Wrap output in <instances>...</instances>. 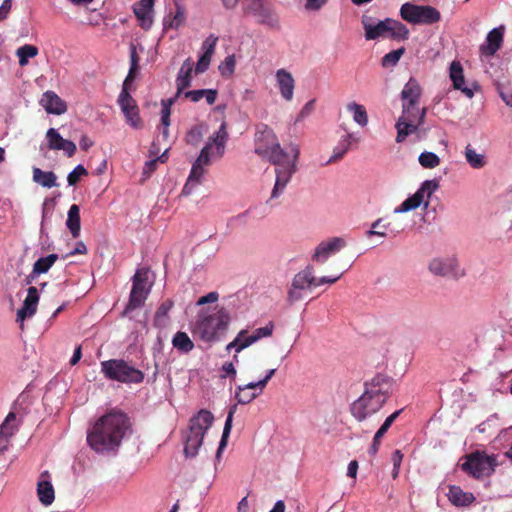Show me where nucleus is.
<instances>
[{
	"label": "nucleus",
	"instance_id": "nucleus-1",
	"mask_svg": "<svg viewBox=\"0 0 512 512\" xmlns=\"http://www.w3.org/2000/svg\"><path fill=\"white\" fill-rule=\"evenodd\" d=\"M394 379L377 374L364 383V392L353 401L349 411L358 422H364L377 414L393 393Z\"/></svg>",
	"mask_w": 512,
	"mask_h": 512
},
{
	"label": "nucleus",
	"instance_id": "nucleus-2",
	"mask_svg": "<svg viewBox=\"0 0 512 512\" xmlns=\"http://www.w3.org/2000/svg\"><path fill=\"white\" fill-rule=\"evenodd\" d=\"M422 88L415 78H410L401 91L402 113L395 124L396 142L402 143L424 124L427 109L420 108Z\"/></svg>",
	"mask_w": 512,
	"mask_h": 512
},
{
	"label": "nucleus",
	"instance_id": "nucleus-3",
	"mask_svg": "<svg viewBox=\"0 0 512 512\" xmlns=\"http://www.w3.org/2000/svg\"><path fill=\"white\" fill-rule=\"evenodd\" d=\"M128 428V419L121 412H110L99 418L87 434V442L96 452L118 447Z\"/></svg>",
	"mask_w": 512,
	"mask_h": 512
},
{
	"label": "nucleus",
	"instance_id": "nucleus-4",
	"mask_svg": "<svg viewBox=\"0 0 512 512\" xmlns=\"http://www.w3.org/2000/svg\"><path fill=\"white\" fill-rule=\"evenodd\" d=\"M139 56L136 47H130V69L123 82L122 90L118 96L117 103L124 114L126 123L134 129H142L144 124L140 117L139 107L136 100L130 95L132 83L135 79L136 73L139 69Z\"/></svg>",
	"mask_w": 512,
	"mask_h": 512
},
{
	"label": "nucleus",
	"instance_id": "nucleus-5",
	"mask_svg": "<svg viewBox=\"0 0 512 512\" xmlns=\"http://www.w3.org/2000/svg\"><path fill=\"white\" fill-rule=\"evenodd\" d=\"M229 322L230 315L223 307L217 308L213 313L201 311L197 316L192 332L204 342H213L218 340L220 334L227 330Z\"/></svg>",
	"mask_w": 512,
	"mask_h": 512
},
{
	"label": "nucleus",
	"instance_id": "nucleus-6",
	"mask_svg": "<svg viewBox=\"0 0 512 512\" xmlns=\"http://www.w3.org/2000/svg\"><path fill=\"white\" fill-rule=\"evenodd\" d=\"M228 140L227 124L222 122L218 131L209 139L206 145L202 148L200 155L192 165L190 175L188 177L189 183L199 184L204 174L203 166L208 165L210 162V151L215 145L216 156L221 158L225 152V145Z\"/></svg>",
	"mask_w": 512,
	"mask_h": 512
},
{
	"label": "nucleus",
	"instance_id": "nucleus-7",
	"mask_svg": "<svg viewBox=\"0 0 512 512\" xmlns=\"http://www.w3.org/2000/svg\"><path fill=\"white\" fill-rule=\"evenodd\" d=\"M213 420V414L205 409H201L190 419L189 430L185 436L184 446V453L187 457H194L197 455L206 432L213 424Z\"/></svg>",
	"mask_w": 512,
	"mask_h": 512
},
{
	"label": "nucleus",
	"instance_id": "nucleus-8",
	"mask_svg": "<svg viewBox=\"0 0 512 512\" xmlns=\"http://www.w3.org/2000/svg\"><path fill=\"white\" fill-rule=\"evenodd\" d=\"M101 371L109 380L122 383L139 384L144 380V373L129 365L122 359H110L101 363Z\"/></svg>",
	"mask_w": 512,
	"mask_h": 512
},
{
	"label": "nucleus",
	"instance_id": "nucleus-9",
	"mask_svg": "<svg viewBox=\"0 0 512 512\" xmlns=\"http://www.w3.org/2000/svg\"><path fill=\"white\" fill-rule=\"evenodd\" d=\"M498 462L495 455H488L484 451H474L465 456L461 469L476 479L492 475Z\"/></svg>",
	"mask_w": 512,
	"mask_h": 512
},
{
	"label": "nucleus",
	"instance_id": "nucleus-10",
	"mask_svg": "<svg viewBox=\"0 0 512 512\" xmlns=\"http://www.w3.org/2000/svg\"><path fill=\"white\" fill-rule=\"evenodd\" d=\"M400 15L403 20L414 25H431L441 20V14L435 7L429 5H415L408 2L401 6Z\"/></svg>",
	"mask_w": 512,
	"mask_h": 512
},
{
	"label": "nucleus",
	"instance_id": "nucleus-11",
	"mask_svg": "<svg viewBox=\"0 0 512 512\" xmlns=\"http://www.w3.org/2000/svg\"><path fill=\"white\" fill-rule=\"evenodd\" d=\"M148 271L145 269H138L132 277V289L129 296V301L123 311L126 316L132 311L144 306L146 299L150 293V286H147Z\"/></svg>",
	"mask_w": 512,
	"mask_h": 512
},
{
	"label": "nucleus",
	"instance_id": "nucleus-12",
	"mask_svg": "<svg viewBox=\"0 0 512 512\" xmlns=\"http://www.w3.org/2000/svg\"><path fill=\"white\" fill-rule=\"evenodd\" d=\"M312 286L316 287L314 267L307 265L303 270L294 275L287 292V301L290 304L300 301L303 298L304 292Z\"/></svg>",
	"mask_w": 512,
	"mask_h": 512
},
{
	"label": "nucleus",
	"instance_id": "nucleus-13",
	"mask_svg": "<svg viewBox=\"0 0 512 512\" xmlns=\"http://www.w3.org/2000/svg\"><path fill=\"white\" fill-rule=\"evenodd\" d=\"M439 188L437 180H426L420 188L410 197L402 202V204L395 208V213H404L410 210L417 209L421 204L425 207L429 205V198Z\"/></svg>",
	"mask_w": 512,
	"mask_h": 512
},
{
	"label": "nucleus",
	"instance_id": "nucleus-14",
	"mask_svg": "<svg viewBox=\"0 0 512 512\" xmlns=\"http://www.w3.org/2000/svg\"><path fill=\"white\" fill-rule=\"evenodd\" d=\"M290 152L293 153V162L290 165L275 168L276 181L271 192V199L278 198L283 193L292 176L297 171L296 162L300 154L298 146L291 145Z\"/></svg>",
	"mask_w": 512,
	"mask_h": 512
},
{
	"label": "nucleus",
	"instance_id": "nucleus-15",
	"mask_svg": "<svg viewBox=\"0 0 512 512\" xmlns=\"http://www.w3.org/2000/svg\"><path fill=\"white\" fill-rule=\"evenodd\" d=\"M242 9L245 15H252L261 24L274 21L272 7L266 0H243Z\"/></svg>",
	"mask_w": 512,
	"mask_h": 512
},
{
	"label": "nucleus",
	"instance_id": "nucleus-16",
	"mask_svg": "<svg viewBox=\"0 0 512 512\" xmlns=\"http://www.w3.org/2000/svg\"><path fill=\"white\" fill-rule=\"evenodd\" d=\"M345 246L346 242L341 237H333L328 241H323L316 247L312 260L323 264L332 254L340 251Z\"/></svg>",
	"mask_w": 512,
	"mask_h": 512
},
{
	"label": "nucleus",
	"instance_id": "nucleus-17",
	"mask_svg": "<svg viewBox=\"0 0 512 512\" xmlns=\"http://www.w3.org/2000/svg\"><path fill=\"white\" fill-rule=\"evenodd\" d=\"M255 153L263 158H267L275 168L290 165L293 162V153L285 151L280 145L270 151L261 147L255 150Z\"/></svg>",
	"mask_w": 512,
	"mask_h": 512
},
{
	"label": "nucleus",
	"instance_id": "nucleus-18",
	"mask_svg": "<svg viewBox=\"0 0 512 512\" xmlns=\"http://www.w3.org/2000/svg\"><path fill=\"white\" fill-rule=\"evenodd\" d=\"M38 302L39 295L37 288L34 286L29 287L23 306L17 311L16 321L20 323L21 329H23L24 320L32 317L36 313Z\"/></svg>",
	"mask_w": 512,
	"mask_h": 512
},
{
	"label": "nucleus",
	"instance_id": "nucleus-19",
	"mask_svg": "<svg viewBox=\"0 0 512 512\" xmlns=\"http://www.w3.org/2000/svg\"><path fill=\"white\" fill-rule=\"evenodd\" d=\"M47 146L50 150H62L68 157H72L76 152L74 142L64 139L56 129L50 128L46 133Z\"/></svg>",
	"mask_w": 512,
	"mask_h": 512
},
{
	"label": "nucleus",
	"instance_id": "nucleus-20",
	"mask_svg": "<svg viewBox=\"0 0 512 512\" xmlns=\"http://www.w3.org/2000/svg\"><path fill=\"white\" fill-rule=\"evenodd\" d=\"M276 145L280 144L273 130L267 124H257L255 133V150L261 147L262 149L270 151L275 148Z\"/></svg>",
	"mask_w": 512,
	"mask_h": 512
},
{
	"label": "nucleus",
	"instance_id": "nucleus-21",
	"mask_svg": "<svg viewBox=\"0 0 512 512\" xmlns=\"http://www.w3.org/2000/svg\"><path fill=\"white\" fill-rule=\"evenodd\" d=\"M154 2L155 0H140L134 5V14L144 30H149L153 24Z\"/></svg>",
	"mask_w": 512,
	"mask_h": 512
},
{
	"label": "nucleus",
	"instance_id": "nucleus-22",
	"mask_svg": "<svg viewBox=\"0 0 512 512\" xmlns=\"http://www.w3.org/2000/svg\"><path fill=\"white\" fill-rule=\"evenodd\" d=\"M40 103L50 114L61 115L67 111L66 103L53 91L45 92Z\"/></svg>",
	"mask_w": 512,
	"mask_h": 512
},
{
	"label": "nucleus",
	"instance_id": "nucleus-23",
	"mask_svg": "<svg viewBox=\"0 0 512 512\" xmlns=\"http://www.w3.org/2000/svg\"><path fill=\"white\" fill-rule=\"evenodd\" d=\"M276 80L281 96L286 101L292 100L295 87V81L292 74L285 69H279L276 72Z\"/></svg>",
	"mask_w": 512,
	"mask_h": 512
},
{
	"label": "nucleus",
	"instance_id": "nucleus-24",
	"mask_svg": "<svg viewBox=\"0 0 512 512\" xmlns=\"http://www.w3.org/2000/svg\"><path fill=\"white\" fill-rule=\"evenodd\" d=\"M450 79L453 82V87L457 90H461V92L466 95L468 98H472L474 96V92L472 89L464 86V72L462 65L459 61H453L450 65Z\"/></svg>",
	"mask_w": 512,
	"mask_h": 512
},
{
	"label": "nucleus",
	"instance_id": "nucleus-25",
	"mask_svg": "<svg viewBox=\"0 0 512 512\" xmlns=\"http://www.w3.org/2000/svg\"><path fill=\"white\" fill-rule=\"evenodd\" d=\"M256 384L257 382H251L236 387L235 399L237 400V404H249L262 394V392L259 390V386H256Z\"/></svg>",
	"mask_w": 512,
	"mask_h": 512
},
{
	"label": "nucleus",
	"instance_id": "nucleus-26",
	"mask_svg": "<svg viewBox=\"0 0 512 512\" xmlns=\"http://www.w3.org/2000/svg\"><path fill=\"white\" fill-rule=\"evenodd\" d=\"M449 501L457 507L470 506L475 501V496L471 492H464L461 487L450 485L447 494Z\"/></svg>",
	"mask_w": 512,
	"mask_h": 512
},
{
	"label": "nucleus",
	"instance_id": "nucleus-27",
	"mask_svg": "<svg viewBox=\"0 0 512 512\" xmlns=\"http://www.w3.org/2000/svg\"><path fill=\"white\" fill-rule=\"evenodd\" d=\"M175 13L164 18L163 26L165 30L178 29L185 23L186 9L182 0H174Z\"/></svg>",
	"mask_w": 512,
	"mask_h": 512
},
{
	"label": "nucleus",
	"instance_id": "nucleus-28",
	"mask_svg": "<svg viewBox=\"0 0 512 512\" xmlns=\"http://www.w3.org/2000/svg\"><path fill=\"white\" fill-rule=\"evenodd\" d=\"M502 41L503 32L498 28H494L488 33L486 43L481 45V53L486 56L494 55L497 52V50L501 47Z\"/></svg>",
	"mask_w": 512,
	"mask_h": 512
},
{
	"label": "nucleus",
	"instance_id": "nucleus-29",
	"mask_svg": "<svg viewBox=\"0 0 512 512\" xmlns=\"http://www.w3.org/2000/svg\"><path fill=\"white\" fill-rule=\"evenodd\" d=\"M457 263L454 259L435 258L429 263V270L437 276H449L455 274Z\"/></svg>",
	"mask_w": 512,
	"mask_h": 512
},
{
	"label": "nucleus",
	"instance_id": "nucleus-30",
	"mask_svg": "<svg viewBox=\"0 0 512 512\" xmlns=\"http://www.w3.org/2000/svg\"><path fill=\"white\" fill-rule=\"evenodd\" d=\"M16 415L13 412H10L4 422L0 425V451L6 449L7 444L9 442V438L14 434L17 430V425L15 424Z\"/></svg>",
	"mask_w": 512,
	"mask_h": 512
},
{
	"label": "nucleus",
	"instance_id": "nucleus-31",
	"mask_svg": "<svg viewBox=\"0 0 512 512\" xmlns=\"http://www.w3.org/2000/svg\"><path fill=\"white\" fill-rule=\"evenodd\" d=\"M255 342H257L256 336H253V334L247 335V330H241L235 339L227 345L226 349L230 351L235 348L236 353H239Z\"/></svg>",
	"mask_w": 512,
	"mask_h": 512
},
{
	"label": "nucleus",
	"instance_id": "nucleus-32",
	"mask_svg": "<svg viewBox=\"0 0 512 512\" xmlns=\"http://www.w3.org/2000/svg\"><path fill=\"white\" fill-rule=\"evenodd\" d=\"M236 411H237V404H234V405H232L229 408L228 415H227V418H226V421H225V425H224V429H223V433H222V437H221V440H220V443H219V447H218L217 452H216V459L217 460L220 459L222 451L227 446L228 437L230 435L231 428H232L233 417H234V414L236 413Z\"/></svg>",
	"mask_w": 512,
	"mask_h": 512
},
{
	"label": "nucleus",
	"instance_id": "nucleus-33",
	"mask_svg": "<svg viewBox=\"0 0 512 512\" xmlns=\"http://www.w3.org/2000/svg\"><path fill=\"white\" fill-rule=\"evenodd\" d=\"M192 69L193 66L192 63H190L189 59L186 60L183 63L182 67L180 68V71L176 79L177 95H180L183 90H185L191 85Z\"/></svg>",
	"mask_w": 512,
	"mask_h": 512
},
{
	"label": "nucleus",
	"instance_id": "nucleus-34",
	"mask_svg": "<svg viewBox=\"0 0 512 512\" xmlns=\"http://www.w3.org/2000/svg\"><path fill=\"white\" fill-rule=\"evenodd\" d=\"M57 176L52 171H43L40 168H33V181L45 188H52L57 185Z\"/></svg>",
	"mask_w": 512,
	"mask_h": 512
},
{
	"label": "nucleus",
	"instance_id": "nucleus-35",
	"mask_svg": "<svg viewBox=\"0 0 512 512\" xmlns=\"http://www.w3.org/2000/svg\"><path fill=\"white\" fill-rule=\"evenodd\" d=\"M390 18H387L383 21H379L376 25H371L363 21L364 29H365V38L367 40H374L383 36L389 29Z\"/></svg>",
	"mask_w": 512,
	"mask_h": 512
},
{
	"label": "nucleus",
	"instance_id": "nucleus-36",
	"mask_svg": "<svg viewBox=\"0 0 512 512\" xmlns=\"http://www.w3.org/2000/svg\"><path fill=\"white\" fill-rule=\"evenodd\" d=\"M66 226L73 238H77L80 235V208L78 205L73 204L69 208Z\"/></svg>",
	"mask_w": 512,
	"mask_h": 512
},
{
	"label": "nucleus",
	"instance_id": "nucleus-37",
	"mask_svg": "<svg viewBox=\"0 0 512 512\" xmlns=\"http://www.w3.org/2000/svg\"><path fill=\"white\" fill-rule=\"evenodd\" d=\"M37 495L39 501L45 505H51L55 499L54 488L49 481H39L37 485Z\"/></svg>",
	"mask_w": 512,
	"mask_h": 512
},
{
	"label": "nucleus",
	"instance_id": "nucleus-38",
	"mask_svg": "<svg viewBox=\"0 0 512 512\" xmlns=\"http://www.w3.org/2000/svg\"><path fill=\"white\" fill-rule=\"evenodd\" d=\"M172 345L182 353H189L194 349V343L187 333L178 331L172 339Z\"/></svg>",
	"mask_w": 512,
	"mask_h": 512
},
{
	"label": "nucleus",
	"instance_id": "nucleus-39",
	"mask_svg": "<svg viewBox=\"0 0 512 512\" xmlns=\"http://www.w3.org/2000/svg\"><path fill=\"white\" fill-rule=\"evenodd\" d=\"M353 141L357 142L358 140L352 134H346L345 137L341 139L339 144L334 148L333 155L330 157L328 162H335L343 158Z\"/></svg>",
	"mask_w": 512,
	"mask_h": 512
},
{
	"label": "nucleus",
	"instance_id": "nucleus-40",
	"mask_svg": "<svg viewBox=\"0 0 512 512\" xmlns=\"http://www.w3.org/2000/svg\"><path fill=\"white\" fill-rule=\"evenodd\" d=\"M346 108L353 114V120L358 125L365 127L368 124V114L363 105L356 102H350L347 104Z\"/></svg>",
	"mask_w": 512,
	"mask_h": 512
},
{
	"label": "nucleus",
	"instance_id": "nucleus-41",
	"mask_svg": "<svg viewBox=\"0 0 512 512\" xmlns=\"http://www.w3.org/2000/svg\"><path fill=\"white\" fill-rule=\"evenodd\" d=\"M465 158L469 165L474 169H480L486 165L485 156L477 153L470 144L465 148Z\"/></svg>",
	"mask_w": 512,
	"mask_h": 512
},
{
	"label": "nucleus",
	"instance_id": "nucleus-42",
	"mask_svg": "<svg viewBox=\"0 0 512 512\" xmlns=\"http://www.w3.org/2000/svg\"><path fill=\"white\" fill-rule=\"evenodd\" d=\"M388 24V32L391 34L392 38L398 40H405L408 38L409 30L404 24L394 19H390Z\"/></svg>",
	"mask_w": 512,
	"mask_h": 512
},
{
	"label": "nucleus",
	"instance_id": "nucleus-43",
	"mask_svg": "<svg viewBox=\"0 0 512 512\" xmlns=\"http://www.w3.org/2000/svg\"><path fill=\"white\" fill-rule=\"evenodd\" d=\"M16 55L19 58V65L26 66L29 58H33L38 55V48L34 45L25 44L16 50Z\"/></svg>",
	"mask_w": 512,
	"mask_h": 512
},
{
	"label": "nucleus",
	"instance_id": "nucleus-44",
	"mask_svg": "<svg viewBox=\"0 0 512 512\" xmlns=\"http://www.w3.org/2000/svg\"><path fill=\"white\" fill-rule=\"evenodd\" d=\"M58 259L57 254H49L46 257L39 258L33 266V274H42L46 273L50 267L55 263V261Z\"/></svg>",
	"mask_w": 512,
	"mask_h": 512
},
{
	"label": "nucleus",
	"instance_id": "nucleus-45",
	"mask_svg": "<svg viewBox=\"0 0 512 512\" xmlns=\"http://www.w3.org/2000/svg\"><path fill=\"white\" fill-rule=\"evenodd\" d=\"M419 163L424 168H435L440 164V158L433 152H423L420 154Z\"/></svg>",
	"mask_w": 512,
	"mask_h": 512
},
{
	"label": "nucleus",
	"instance_id": "nucleus-46",
	"mask_svg": "<svg viewBox=\"0 0 512 512\" xmlns=\"http://www.w3.org/2000/svg\"><path fill=\"white\" fill-rule=\"evenodd\" d=\"M404 52H405V48H403V47L399 48L397 50L390 51L382 58V61H381L382 66H384V67L395 66L397 64V62L400 60V58Z\"/></svg>",
	"mask_w": 512,
	"mask_h": 512
},
{
	"label": "nucleus",
	"instance_id": "nucleus-47",
	"mask_svg": "<svg viewBox=\"0 0 512 512\" xmlns=\"http://www.w3.org/2000/svg\"><path fill=\"white\" fill-rule=\"evenodd\" d=\"M88 175L87 169L83 165H77L67 176V182L70 186H75L81 177Z\"/></svg>",
	"mask_w": 512,
	"mask_h": 512
},
{
	"label": "nucleus",
	"instance_id": "nucleus-48",
	"mask_svg": "<svg viewBox=\"0 0 512 512\" xmlns=\"http://www.w3.org/2000/svg\"><path fill=\"white\" fill-rule=\"evenodd\" d=\"M174 302L171 299H166L161 303L155 313V322L156 324L160 321L161 318L166 317L169 311L172 309Z\"/></svg>",
	"mask_w": 512,
	"mask_h": 512
},
{
	"label": "nucleus",
	"instance_id": "nucleus-49",
	"mask_svg": "<svg viewBox=\"0 0 512 512\" xmlns=\"http://www.w3.org/2000/svg\"><path fill=\"white\" fill-rule=\"evenodd\" d=\"M218 42V37L214 35H210L208 38L205 39V41L202 44V48L204 50L203 54H206L207 56H213L215 52V47Z\"/></svg>",
	"mask_w": 512,
	"mask_h": 512
},
{
	"label": "nucleus",
	"instance_id": "nucleus-50",
	"mask_svg": "<svg viewBox=\"0 0 512 512\" xmlns=\"http://www.w3.org/2000/svg\"><path fill=\"white\" fill-rule=\"evenodd\" d=\"M274 330V324L273 322H269L266 326L255 329L252 334L253 336L257 337V341L264 338L269 337L272 335Z\"/></svg>",
	"mask_w": 512,
	"mask_h": 512
},
{
	"label": "nucleus",
	"instance_id": "nucleus-51",
	"mask_svg": "<svg viewBox=\"0 0 512 512\" xmlns=\"http://www.w3.org/2000/svg\"><path fill=\"white\" fill-rule=\"evenodd\" d=\"M211 58H212L211 56L202 54V56L199 58V60L196 64V72L197 73L205 72L210 64Z\"/></svg>",
	"mask_w": 512,
	"mask_h": 512
},
{
	"label": "nucleus",
	"instance_id": "nucleus-52",
	"mask_svg": "<svg viewBox=\"0 0 512 512\" xmlns=\"http://www.w3.org/2000/svg\"><path fill=\"white\" fill-rule=\"evenodd\" d=\"M170 115L171 110L168 108L161 109V123L164 126L163 134L164 136L168 135V126L170 125Z\"/></svg>",
	"mask_w": 512,
	"mask_h": 512
},
{
	"label": "nucleus",
	"instance_id": "nucleus-53",
	"mask_svg": "<svg viewBox=\"0 0 512 512\" xmlns=\"http://www.w3.org/2000/svg\"><path fill=\"white\" fill-rule=\"evenodd\" d=\"M381 221H382V219H377L376 221H374L372 223L371 229L369 231H367V233H366L368 237H372V236L385 237L386 236L385 230H383V231L377 230L380 226Z\"/></svg>",
	"mask_w": 512,
	"mask_h": 512
},
{
	"label": "nucleus",
	"instance_id": "nucleus-54",
	"mask_svg": "<svg viewBox=\"0 0 512 512\" xmlns=\"http://www.w3.org/2000/svg\"><path fill=\"white\" fill-rule=\"evenodd\" d=\"M204 94H205V89H199V90L187 91L184 95L186 98L190 99L192 102H198L204 97Z\"/></svg>",
	"mask_w": 512,
	"mask_h": 512
},
{
	"label": "nucleus",
	"instance_id": "nucleus-55",
	"mask_svg": "<svg viewBox=\"0 0 512 512\" xmlns=\"http://www.w3.org/2000/svg\"><path fill=\"white\" fill-rule=\"evenodd\" d=\"M219 298V294L217 292H210L202 297H200L197 301V305H205L207 303L216 302Z\"/></svg>",
	"mask_w": 512,
	"mask_h": 512
},
{
	"label": "nucleus",
	"instance_id": "nucleus-56",
	"mask_svg": "<svg viewBox=\"0 0 512 512\" xmlns=\"http://www.w3.org/2000/svg\"><path fill=\"white\" fill-rule=\"evenodd\" d=\"M402 459H403V454L401 453V451L395 450L392 454V461H393V465H394V472H393L394 477H396L398 474V469L401 465Z\"/></svg>",
	"mask_w": 512,
	"mask_h": 512
},
{
	"label": "nucleus",
	"instance_id": "nucleus-57",
	"mask_svg": "<svg viewBox=\"0 0 512 512\" xmlns=\"http://www.w3.org/2000/svg\"><path fill=\"white\" fill-rule=\"evenodd\" d=\"M12 7V0H4L3 3L0 6V21L5 20L11 10Z\"/></svg>",
	"mask_w": 512,
	"mask_h": 512
},
{
	"label": "nucleus",
	"instance_id": "nucleus-58",
	"mask_svg": "<svg viewBox=\"0 0 512 512\" xmlns=\"http://www.w3.org/2000/svg\"><path fill=\"white\" fill-rule=\"evenodd\" d=\"M157 168V160H150L148 162L145 163L144 165V168H143V176L145 178H148L151 176V174L156 170Z\"/></svg>",
	"mask_w": 512,
	"mask_h": 512
},
{
	"label": "nucleus",
	"instance_id": "nucleus-59",
	"mask_svg": "<svg viewBox=\"0 0 512 512\" xmlns=\"http://www.w3.org/2000/svg\"><path fill=\"white\" fill-rule=\"evenodd\" d=\"M275 372H276V369H271L267 372L266 376L263 379L257 381L256 386H259L260 392H263L267 383L274 376Z\"/></svg>",
	"mask_w": 512,
	"mask_h": 512
},
{
	"label": "nucleus",
	"instance_id": "nucleus-60",
	"mask_svg": "<svg viewBox=\"0 0 512 512\" xmlns=\"http://www.w3.org/2000/svg\"><path fill=\"white\" fill-rule=\"evenodd\" d=\"M341 276L342 274H339L338 276L335 277L323 276L320 277L319 279L316 278V286H320L322 284H334L340 279Z\"/></svg>",
	"mask_w": 512,
	"mask_h": 512
},
{
	"label": "nucleus",
	"instance_id": "nucleus-61",
	"mask_svg": "<svg viewBox=\"0 0 512 512\" xmlns=\"http://www.w3.org/2000/svg\"><path fill=\"white\" fill-rule=\"evenodd\" d=\"M314 103H315V100L308 101L304 105V107L301 109V111L299 113V118H304V117L308 116L314 110Z\"/></svg>",
	"mask_w": 512,
	"mask_h": 512
},
{
	"label": "nucleus",
	"instance_id": "nucleus-62",
	"mask_svg": "<svg viewBox=\"0 0 512 512\" xmlns=\"http://www.w3.org/2000/svg\"><path fill=\"white\" fill-rule=\"evenodd\" d=\"M327 0H306V8L310 10L320 9Z\"/></svg>",
	"mask_w": 512,
	"mask_h": 512
},
{
	"label": "nucleus",
	"instance_id": "nucleus-63",
	"mask_svg": "<svg viewBox=\"0 0 512 512\" xmlns=\"http://www.w3.org/2000/svg\"><path fill=\"white\" fill-rule=\"evenodd\" d=\"M403 409L397 410L391 415H389L382 425H386V428L389 430L391 425L395 422V420L399 417V415L402 413Z\"/></svg>",
	"mask_w": 512,
	"mask_h": 512
},
{
	"label": "nucleus",
	"instance_id": "nucleus-64",
	"mask_svg": "<svg viewBox=\"0 0 512 512\" xmlns=\"http://www.w3.org/2000/svg\"><path fill=\"white\" fill-rule=\"evenodd\" d=\"M204 97L208 104L212 105L216 101L217 91L214 89H205Z\"/></svg>",
	"mask_w": 512,
	"mask_h": 512
}]
</instances>
